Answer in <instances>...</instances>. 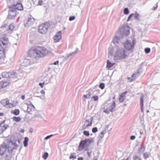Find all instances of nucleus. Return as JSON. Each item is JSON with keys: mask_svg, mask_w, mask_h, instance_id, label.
<instances>
[{"mask_svg": "<svg viewBox=\"0 0 160 160\" xmlns=\"http://www.w3.org/2000/svg\"><path fill=\"white\" fill-rule=\"evenodd\" d=\"M48 53V50L43 47H32L28 52V56L33 59L45 57Z\"/></svg>", "mask_w": 160, "mask_h": 160, "instance_id": "1", "label": "nucleus"}, {"mask_svg": "<svg viewBox=\"0 0 160 160\" xmlns=\"http://www.w3.org/2000/svg\"><path fill=\"white\" fill-rule=\"evenodd\" d=\"M115 106V101L110 102H106L103 105V112L107 113H109L110 112H112Z\"/></svg>", "mask_w": 160, "mask_h": 160, "instance_id": "2", "label": "nucleus"}, {"mask_svg": "<svg viewBox=\"0 0 160 160\" xmlns=\"http://www.w3.org/2000/svg\"><path fill=\"white\" fill-rule=\"evenodd\" d=\"M93 141L92 139H85L84 140H81L79 143L78 146V149L80 151H82L83 149L85 150H87L88 148H86L88 146V144H87V142L88 144L90 143Z\"/></svg>", "mask_w": 160, "mask_h": 160, "instance_id": "3", "label": "nucleus"}, {"mask_svg": "<svg viewBox=\"0 0 160 160\" xmlns=\"http://www.w3.org/2000/svg\"><path fill=\"white\" fill-rule=\"evenodd\" d=\"M50 27V24L48 22H45L40 25L38 27V31L42 34L47 33L48 29Z\"/></svg>", "mask_w": 160, "mask_h": 160, "instance_id": "4", "label": "nucleus"}, {"mask_svg": "<svg viewBox=\"0 0 160 160\" xmlns=\"http://www.w3.org/2000/svg\"><path fill=\"white\" fill-rule=\"evenodd\" d=\"M135 43V41L134 40L132 42L129 40H127L124 43V47L127 50L132 52L134 48Z\"/></svg>", "mask_w": 160, "mask_h": 160, "instance_id": "5", "label": "nucleus"}, {"mask_svg": "<svg viewBox=\"0 0 160 160\" xmlns=\"http://www.w3.org/2000/svg\"><path fill=\"white\" fill-rule=\"evenodd\" d=\"M129 55L128 53L125 50L122 51L118 50L115 55L118 59H122L126 58Z\"/></svg>", "mask_w": 160, "mask_h": 160, "instance_id": "6", "label": "nucleus"}, {"mask_svg": "<svg viewBox=\"0 0 160 160\" xmlns=\"http://www.w3.org/2000/svg\"><path fill=\"white\" fill-rule=\"evenodd\" d=\"M14 27L12 24H10L8 28H7L5 25H4L0 28V30L2 31H3L4 32L6 33H11L12 32L13 30Z\"/></svg>", "mask_w": 160, "mask_h": 160, "instance_id": "7", "label": "nucleus"}, {"mask_svg": "<svg viewBox=\"0 0 160 160\" xmlns=\"http://www.w3.org/2000/svg\"><path fill=\"white\" fill-rule=\"evenodd\" d=\"M35 20L32 18H28L26 19L24 21V24L26 27L32 26L35 23Z\"/></svg>", "mask_w": 160, "mask_h": 160, "instance_id": "8", "label": "nucleus"}, {"mask_svg": "<svg viewBox=\"0 0 160 160\" xmlns=\"http://www.w3.org/2000/svg\"><path fill=\"white\" fill-rule=\"evenodd\" d=\"M9 42L8 38L6 37H3L0 38V46L3 47H5V48L7 47L8 45Z\"/></svg>", "mask_w": 160, "mask_h": 160, "instance_id": "9", "label": "nucleus"}, {"mask_svg": "<svg viewBox=\"0 0 160 160\" xmlns=\"http://www.w3.org/2000/svg\"><path fill=\"white\" fill-rule=\"evenodd\" d=\"M16 12L15 9L12 8L9 11L8 18L9 19H13L16 17Z\"/></svg>", "mask_w": 160, "mask_h": 160, "instance_id": "10", "label": "nucleus"}, {"mask_svg": "<svg viewBox=\"0 0 160 160\" xmlns=\"http://www.w3.org/2000/svg\"><path fill=\"white\" fill-rule=\"evenodd\" d=\"M7 149V146L6 143H3L0 147V155H3Z\"/></svg>", "mask_w": 160, "mask_h": 160, "instance_id": "11", "label": "nucleus"}, {"mask_svg": "<svg viewBox=\"0 0 160 160\" xmlns=\"http://www.w3.org/2000/svg\"><path fill=\"white\" fill-rule=\"evenodd\" d=\"M61 34L62 33L61 31H59L53 37V40L54 42H58L61 39Z\"/></svg>", "mask_w": 160, "mask_h": 160, "instance_id": "12", "label": "nucleus"}, {"mask_svg": "<svg viewBox=\"0 0 160 160\" xmlns=\"http://www.w3.org/2000/svg\"><path fill=\"white\" fill-rule=\"evenodd\" d=\"M128 91H125L120 95L118 98V100L120 102H122L124 101L126 98V95Z\"/></svg>", "mask_w": 160, "mask_h": 160, "instance_id": "13", "label": "nucleus"}, {"mask_svg": "<svg viewBox=\"0 0 160 160\" xmlns=\"http://www.w3.org/2000/svg\"><path fill=\"white\" fill-rule=\"evenodd\" d=\"M10 84L9 82L5 81H2L0 82V89L5 88Z\"/></svg>", "mask_w": 160, "mask_h": 160, "instance_id": "14", "label": "nucleus"}, {"mask_svg": "<svg viewBox=\"0 0 160 160\" xmlns=\"http://www.w3.org/2000/svg\"><path fill=\"white\" fill-rule=\"evenodd\" d=\"M5 122V120H4L0 123L1 128H0V134H2L3 132L7 128L8 125H4L1 127L2 124H3Z\"/></svg>", "mask_w": 160, "mask_h": 160, "instance_id": "15", "label": "nucleus"}, {"mask_svg": "<svg viewBox=\"0 0 160 160\" xmlns=\"http://www.w3.org/2000/svg\"><path fill=\"white\" fill-rule=\"evenodd\" d=\"M92 125L91 121L88 119H86L84 122V124L83 125L82 128L83 129H85L88 127L91 126Z\"/></svg>", "mask_w": 160, "mask_h": 160, "instance_id": "16", "label": "nucleus"}, {"mask_svg": "<svg viewBox=\"0 0 160 160\" xmlns=\"http://www.w3.org/2000/svg\"><path fill=\"white\" fill-rule=\"evenodd\" d=\"M6 57L5 54V50L3 48L0 49V59H4Z\"/></svg>", "mask_w": 160, "mask_h": 160, "instance_id": "17", "label": "nucleus"}, {"mask_svg": "<svg viewBox=\"0 0 160 160\" xmlns=\"http://www.w3.org/2000/svg\"><path fill=\"white\" fill-rule=\"evenodd\" d=\"M14 9H15V10H16V9L18 10H23V7L21 3H18L15 6V8H13Z\"/></svg>", "mask_w": 160, "mask_h": 160, "instance_id": "18", "label": "nucleus"}, {"mask_svg": "<svg viewBox=\"0 0 160 160\" xmlns=\"http://www.w3.org/2000/svg\"><path fill=\"white\" fill-rule=\"evenodd\" d=\"M18 77V74L17 73L12 72L9 73V78H16Z\"/></svg>", "mask_w": 160, "mask_h": 160, "instance_id": "19", "label": "nucleus"}, {"mask_svg": "<svg viewBox=\"0 0 160 160\" xmlns=\"http://www.w3.org/2000/svg\"><path fill=\"white\" fill-rule=\"evenodd\" d=\"M10 72H4L2 73V77L4 78H9Z\"/></svg>", "mask_w": 160, "mask_h": 160, "instance_id": "20", "label": "nucleus"}, {"mask_svg": "<svg viewBox=\"0 0 160 160\" xmlns=\"http://www.w3.org/2000/svg\"><path fill=\"white\" fill-rule=\"evenodd\" d=\"M107 68H110L113 67V65L115 64V63L113 62V63H112L109 60H108L107 61Z\"/></svg>", "mask_w": 160, "mask_h": 160, "instance_id": "21", "label": "nucleus"}, {"mask_svg": "<svg viewBox=\"0 0 160 160\" xmlns=\"http://www.w3.org/2000/svg\"><path fill=\"white\" fill-rule=\"evenodd\" d=\"M9 101L7 99H4L2 101V104L3 106L8 107L9 104Z\"/></svg>", "mask_w": 160, "mask_h": 160, "instance_id": "22", "label": "nucleus"}, {"mask_svg": "<svg viewBox=\"0 0 160 160\" xmlns=\"http://www.w3.org/2000/svg\"><path fill=\"white\" fill-rule=\"evenodd\" d=\"M11 113L15 115H17L19 114L20 111L18 109H14V110L12 111Z\"/></svg>", "mask_w": 160, "mask_h": 160, "instance_id": "23", "label": "nucleus"}, {"mask_svg": "<svg viewBox=\"0 0 160 160\" xmlns=\"http://www.w3.org/2000/svg\"><path fill=\"white\" fill-rule=\"evenodd\" d=\"M29 141V139L28 137H25L24 138V147H26L28 145V142Z\"/></svg>", "mask_w": 160, "mask_h": 160, "instance_id": "24", "label": "nucleus"}, {"mask_svg": "<svg viewBox=\"0 0 160 160\" xmlns=\"http://www.w3.org/2000/svg\"><path fill=\"white\" fill-rule=\"evenodd\" d=\"M77 158L76 154L74 153H70L69 157L70 159H76Z\"/></svg>", "mask_w": 160, "mask_h": 160, "instance_id": "25", "label": "nucleus"}, {"mask_svg": "<svg viewBox=\"0 0 160 160\" xmlns=\"http://www.w3.org/2000/svg\"><path fill=\"white\" fill-rule=\"evenodd\" d=\"M143 97L144 96L142 95L140 97V106H144L143 104Z\"/></svg>", "mask_w": 160, "mask_h": 160, "instance_id": "26", "label": "nucleus"}, {"mask_svg": "<svg viewBox=\"0 0 160 160\" xmlns=\"http://www.w3.org/2000/svg\"><path fill=\"white\" fill-rule=\"evenodd\" d=\"M13 120L16 122H19L21 120V118L20 117H14L12 118Z\"/></svg>", "mask_w": 160, "mask_h": 160, "instance_id": "27", "label": "nucleus"}, {"mask_svg": "<svg viewBox=\"0 0 160 160\" xmlns=\"http://www.w3.org/2000/svg\"><path fill=\"white\" fill-rule=\"evenodd\" d=\"M106 132V130H103L102 131L99 136L100 138H103L104 134H105Z\"/></svg>", "mask_w": 160, "mask_h": 160, "instance_id": "28", "label": "nucleus"}, {"mask_svg": "<svg viewBox=\"0 0 160 160\" xmlns=\"http://www.w3.org/2000/svg\"><path fill=\"white\" fill-rule=\"evenodd\" d=\"M48 154L47 152H45L42 155V158L44 159H46L48 158Z\"/></svg>", "mask_w": 160, "mask_h": 160, "instance_id": "29", "label": "nucleus"}, {"mask_svg": "<svg viewBox=\"0 0 160 160\" xmlns=\"http://www.w3.org/2000/svg\"><path fill=\"white\" fill-rule=\"evenodd\" d=\"M134 18L137 20H139V18L140 17L139 14L138 13H134Z\"/></svg>", "mask_w": 160, "mask_h": 160, "instance_id": "30", "label": "nucleus"}, {"mask_svg": "<svg viewBox=\"0 0 160 160\" xmlns=\"http://www.w3.org/2000/svg\"><path fill=\"white\" fill-rule=\"evenodd\" d=\"M151 49L149 48H146L145 49V52L146 53H148L150 52Z\"/></svg>", "mask_w": 160, "mask_h": 160, "instance_id": "31", "label": "nucleus"}, {"mask_svg": "<svg viewBox=\"0 0 160 160\" xmlns=\"http://www.w3.org/2000/svg\"><path fill=\"white\" fill-rule=\"evenodd\" d=\"M129 12L128 9V8H125L124 10V13L125 14H128Z\"/></svg>", "mask_w": 160, "mask_h": 160, "instance_id": "32", "label": "nucleus"}, {"mask_svg": "<svg viewBox=\"0 0 160 160\" xmlns=\"http://www.w3.org/2000/svg\"><path fill=\"white\" fill-rule=\"evenodd\" d=\"M133 160H141V158H139L137 155H134L133 157Z\"/></svg>", "mask_w": 160, "mask_h": 160, "instance_id": "33", "label": "nucleus"}, {"mask_svg": "<svg viewBox=\"0 0 160 160\" xmlns=\"http://www.w3.org/2000/svg\"><path fill=\"white\" fill-rule=\"evenodd\" d=\"M83 134L84 135L88 136L90 135L89 132L88 131H84L83 132Z\"/></svg>", "mask_w": 160, "mask_h": 160, "instance_id": "34", "label": "nucleus"}, {"mask_svg": "<svg viewBox=\"0 0 160 160\" xmlns=\"http://www.w3.org/2000/svg\"><path fill=\"white\" fill-rule=\"evenodd\" d=\"M92 98L95 101H98V97L97 95H95L92 97Z\"/></svg>", "mask_w": 160, "mask_h": 160, "instance_id": "35", "label": "nucleus"}, {"mask_svg": "<svg viewBox=\"0 0 160 160\" xmlns=\"http://www.w3.org/2000/svg\"><path fill=\"white\" fill-rule=\"evenodd\" d=\"M99 87L102 89H103L105 87L104 83H101L99 85Z\"/></svg>", "mask_w": 160, "mask_h": 160, "instance_id": "36", "label": "nucleus"}, {"mask_svg": "<svg viewBox=\"0 0 160 160\" xmlns=\"http://www.w3.org/2000/svg\"><path fill=\"white\" fill-rule=\"evenodd\" d=\"M134 15V13H132V14H130V15L129 16V17L128 18V19L127 20V21H129L131 19V18L133 17Z\"/></svg>", "mask_w": 160, "mask_h": 160, "instance_id": "37", "label": "nucleus"}, {"mask_svg": "<svg viewBox=\"0 0 160 160\" xmlns=\"http://www.w3.org/2000/svg\"><path fill=\"white\" fill-rule=\"evenodd\" d=\"M14 105L12 104V103H10L9 102V104L8 105V107L9 108H12L14 107Z\"/></svg>", "mask_w": 160, "mask_h": 160, "instance_id": "38", "label": "nucleus"}, {"mask_svg": "<svg viewBox=\"0 0 160 160\" xmlns=\"http://www.w3.org/2000/svg\"><path fill=\"white\" fill-rule=\"evenodd\" d=\"M135 74L134 73L133 74V75L132 76V78L134 77V78H133L132 79H131V80H130V81L131 82L133 81V80H135V79H136V77H135Z\"/></svg>", "mask_w": 160, "mask_h": 160, "instance_id": "39", "label": "nucleus"}, {"mask_svg": "<svg viewBox=\"0 0 160 160\" xmlns=\"http://www.w3.org/2000/svg\"><path fill=\"white\" fill-rule=\"evenodd\" d=\"M12 104L13 105H14V107L16 106L18 103V102L17 101H14L12 102Z\"/></svg>", "mask_w": 160, "mask_h": 160, "instance_id": "40", "label": "nucleus"}, {"mask_svg": "<svg viewBox=\"0 0 160 160\" xmlns=\"http://www.w3.org/2000/svg\"><path fill=\"white\" fill-rule=\"evenodd\" d=\"M118 37H115L113 38V41H116L117 42H118Z\"/></svg>", "mask_w": 160, "mask_h": 160, "instance_id": "41", "label": "nucleus"}, {"mask_svg": "<svg viewBox=\"0 0 160 160\" xmlns=\"http://www.w3.org/2000/svg\"><path fill=\"white\" fill-rule=\"evenodd\" d=\"M92 131L93 132H96L98 131L97 128H93L92 129Z\"/></svg>", "mask_w": 160, "mask_h": 160, "instance_id": "42", "label": "nucleus"}, {"mask_svg": "<svg viewBox=\"0 0 160 160\" xmlns=\"http://www.w3.org/2000/svg\"><path fill=\"white\" fill-rule=\"evenodd\" d=\"M75 17H74L73 16H72V17H70L69 19L70 21H72V20H74L75 19Z\"/></svg>", "mask_w": 160, "mask_h": 160, "instance_id": "43", "label": "nucleus"}, {"mask_svg": "<svg viewBox=\"0 0 160 160\" xmlns=\"http://www.w3.org/2000/svg\"><path fill=\"white\" fill-rule=\"evenodd\" d=\"M45 84V82H43L42 83H40L39 84V85L40 86L41 88H43V85Z\"/></svg>", "mask_w": 160, "mask_h": 160, "instance_id": "44", "label": "nucleus"}, {"mask_svg": "<svg viewBox=\"0 0 160 160\" xmlns=\"http://www.w3.org/2000/svg\"><path fill=\"white\" fill-rule=\"evenodd\" d=\"M59 63L58 61H56L54 62L53 64L52 65H56L57 64L58 65Z\"/></svg>", "mask_w": 160, "mask_h": 160, "instance_id": "45", "label": "nucleus"}, {"mask_svg": "<svg viewBox=\"0 0 160 160\" xmlns=\"http://www.w3.org/2000/svg\"><path fill=\"white\" fill-rule=\"evenodd\" d=\"M135 137L134 136H132L130 137V139L132 140H134Z\"/></svg>", "mask_w": 160, "mask_h": 160, "instance_id": "46", "label": "nucleus"}, {"mask_svg": "<svg viewBox=\"0 0 160 160\" xmlns=\"http://www.w3.org/2000/svg\"><path fill=\"white\" fill-rule=\"evenodd\" d=\"M52 135H49V136H47L45 138V139H48L49 138H50Z\"/></svg>", "mask_w": 160, "mask_h": 160, "instance_id": "47", "label": "nucleus"}, {"mask_svg": "<svg viewBox=\"0 0 160 160\" xmlns=\"http://www.w3.org/2000/svg\"><path fill=\"white\" fill-rule=\"evenodd\" d=\"M144 157L146 159L148 157V154L147 153H144Z\"/></svg>", "mask_w": 160, "mask_h": 160, "instance_id": "48", "label": "nucleus"}, {"mask_svg": "<svg viewBox=\"0 0 160 160\" xmlns=\"http://www.w3.org/2000/svg\"><path fill=\"white\" fill-rule=\"evenodd\" d=\"M158 7V5L157 4L156 5V6L155 7H154L152 9L153 10H155L157 8V7Z\"/></svg>", "mask_w": 160, "mask_h": 160, "instance_id": "49", "label": "nucleus"}, {"mask_svg": "<svg viewBox=\"0 0 160 160\" xmlns=\"http://www.w3.org/2000/svg\"><path fill=\"white\" fill-rule=\"evenodd\" d=\"M4 115V113L3 112H0V119L1 118V117Z\"/></svg>", "mask_w": 160, "mask_h": 160, "instance_id": "50", "label": "nucleus"}, {"mask_svg": "<svg viewBox=\"0 0 160 160\" xmlns=\"http://www.w3.org/2000/svg\"><path fill=\"white\" fill-rule=\"evenodd\" d=\"M141 111L142 112H143V106H141Z\"/></svg>", "mask_w": 160, "mask_h": 160, "instance_id": "51", "label": "nucleus"}, {"mask_svg": "<svg viewBox=\"0 0 160 160\" xmlns=\"http://www.w3.org/2000/svg\"><path fill=\"white\" fill-rule=\"evenodd\" d=\"M41 93L42 94H44L45 93V91L43 90H42L41 91Z\"/></svg>", "mask_w": 160, "mask_h": 160, "instance_id": "52", "label": "nucleus"}, {"mask_svg": "<svg viewBox=\"0 0 160 160\" xmlns=\"http://www.w3.org/2000/svg\"><path fill=\"white\" fill-rule=\"evenodd\" d=\"M25 95H22V96H21V99L23 100H24V99H25Z\"/></svg>", "mask_w": 160, "mask_h": 160, "instance_id": "53", "label": "nucleus"}, {"mask_svg": "<svg viewBox=\"0 0 160 160\" xmlns=\"http://www.w3.org/2000/svg\"><path fill=\"white\" fill-rule=\"evenodd\" d=\"M83 97L85 99H88V98H87V95H84L83 96Z\"/></svg>", "mask_w": 160, "mask_h": 160, "instance_id": "54", "label": "nucleus"}, {"mask_svg": "<svg viewBox=\"0 0 160 160\" xmlns=\"http://www.w3.org/2000/svg\"><path fill=\"white\" fill-rule=\"evenodd\" d=\"M78 160H83V158L82 157H79L78 158Z\"/></svg>", "mask_w": 160, "mask_h": 160, "instance_id": "55", "label": "nucleus"}, {"mask_svg": "<svg viewBox=\"0 0 160 160\" xmlns=\"http://www.w3.org/2000/svg\"><path fill=\"white\" fill-rule=\"evenodd\" d=\"M87 98H90V97H91L90 96H89L88 94H87Z\"/></svg>", "mask_w": 160, "mask_h": 160, "instance_id": "56", "label": "nucleus"}, {"mask_svg": "<svg viewBox=\"0 0 160 160\" xmlns=\"http://www.w3.org/2000/svg\"><path fill=\"white\" fill-rule=\"evenodd\" d=\"M88 94V95H89V96H90L91 97V93L90 92H89Z\"/></svg>", "mask_w": 160, "mask_h": 160, "instance_id": "57", "label": "nucleus"}, {"mask_svg": "<svg viewBox=\"0 0 160 160\" xmlns=\"http://www.w3.org/2000/svg\"><path fill=\"white\" fill-rule=\"evenodd\" d=\"M21 132H24V130H21Z\"/></svg>", "mask_w": 160, "mask_h": 160, "instance_id": "58", "label": "nucleus"}, {"mask_svg": "<svg viewBox=\"0 0 160 160\" xmlns=\"http://www.w3.org/2000/svg\"><path fill=\"white\" fill-rule=\"evenodd\" d=\"M29 107H32H32H34V106H33V105H29Z\"/></svg>", "mask_w": 160, "mask_h": 160, "instance_id": "59", "label": "nucleus"}, {"mask_svg": "<svg viewBox=\"0 0 160 160\" xmlns=\"http://www.w3.org/2000/svg\"><path fill=\"white\" fill-rule=\"evenodd\" d=\"M112 99H115V96L113 97V98H112Z\"/></svg>", "mask_w": 160, "mask_h": 160, "instance_id": "60", "label": "nucleus"}, {"mask_svg": "<svg viewBox=\"0 0 160 160\" xmlns=\"http://www.w3.org/2000/svg\"><path fill=\"white\" fill-rule=\"evenodd\" d=\"M129 160V158H128L127 159H126L125 160Z\"/></svg>", "mask_w": 160, "mask_h": 160, "instance_id": "61", "label": "nucleus"}, {"mask_svg": "<svg viewBox=\"0 0 160 160\" xmlns=\"http://www.w3.org/2000/svg\"><path fill=\"white\" fill-rule=\"evenodd\" d=\"M29 107H28V110H29Z\"/></svg>", "mask_w": 160, "mask_h": 160, "instance_id": "62", "label": "nucleus"}, {"mask_svg": "<svg viewBox=\"0 0 160 160\" xmlns=\"http://www.w3.org/2000/svg\"><path fill=\"white\" fill-rule=\"evenodd\" d=\"M128 32L129 33H130V31H129V30H128Z\"/></svg>", "mask_w": 160, "mask_h": 160, "instance_id": "63", "label": "nucleus"}, {"mask_svg": "<svg viewBox=\"0 0 160 160\" xmlns=\"http://www.w3.org/2000/svg\"><path fill=\"white\" fill-rule=\"evenodd\" d=\"M75 160L74 159H72V160Z\"/></svg>", "mask_w": 160, "mask_h": 160, "instance_id": "64", "label": "nucleus"}]
</instances>
